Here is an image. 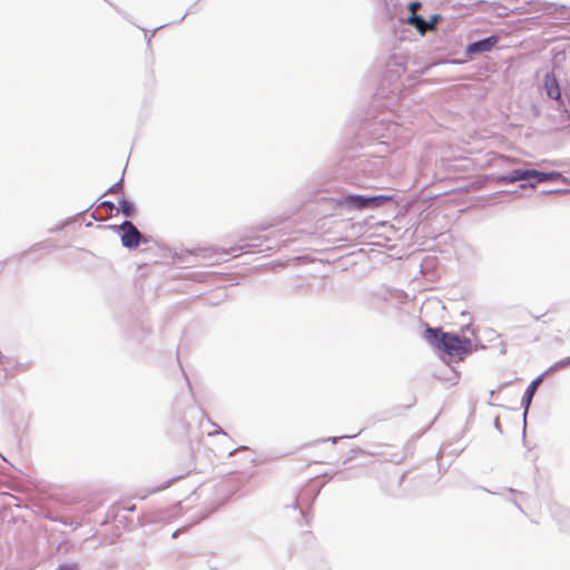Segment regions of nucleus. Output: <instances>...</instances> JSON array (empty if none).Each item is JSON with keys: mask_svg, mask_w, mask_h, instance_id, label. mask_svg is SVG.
<instances>
[{"mask_svg": "<svg viewBox=\"0 0 570 570\" xmlns=\"http://www.w3.org/2000/svg\"><path fill=\"white\" fill-rule=\"evenodd\" d=\"M424 338L442 352L448 357V362L463 361L473 351L472 341L469 337L443 332L442 328L428 327Z\"/></svg>", "mask_w": 570, "mask_h": 570, "instance_id": "obj_1", "label": "nucleus"}, {"mask_svg": "<svg viewBox=\"0 0 570 570\" xmlns=\"http://www.w3.org/2000/svg\"><path fill=\"white\" fill-rule=\"evenodd\" d=\"M119 229L124 230V234L121 236V244L125 247L135 248L139 245L141 234L131 222L125 220L119 226Z\"/></svg>", "mask_w": 570, "mask_h": 570, "instance_id": "obj_2", "label": "nucleus"}, {"mask_svg": "<svg viewBox=\"0 0 570 570\" xmlns=\"http://www.w3.org/2000/svg\"><path fill=\"white\" fill-rule=\"evenodd\" d=\"M544 88L547 95L558 101H561V90L557 77L553 73L544 76Z\"/></svg>", "mask_w": 570, "mask_h": 570, "instance_id": "obj_3", "label": "nucleus"}, {"mask_svg": "<svg viewBox=\"0 0 570 570\" xmlns=\"http://www.w3.org/2000/svg\"><path fill=\"white\" fill-rule=\"evenodd\" d=\"M498 43V37L491 36L480 41L473 42L469 46L470 52H485L490 51Z\"/></svg>", "mask_w": 570, "mask_h": 570, "instance_id": "obj_4", "label": "nucleus"}, {"mask_svg": "<svg viewBox=\"0 0 570 570\" xmlns=\"http://www.w3.org/2000/svg\"><path fill=\"white\" fill-rule=\"evenodd\" d=\"M340 204L357 210H363L366 208L365 197L361 195L345 196L340 200Z\"/></svg>", "mask_w": 570, "mask_h": 570, "instance_id": "obj_5", "label": "nucleus"}, {"mask_svg": "<svg viewBox=\"0 0 570 570\" xmlns=\"http://www.w3.org/2000/svg\"><path fill=\"white\" fill-rule=\"evenodd\" d=\"M531 177V169H514L509 175L499 178V181L510 184L518 180H525Z\"/></svg>", "mask_w": 570, "mask_h": 570, "instance_id": "obj_6", "label": "nucleus"}, {"mask_svg": "<svg viewBox=\"0 0 570 570\" xmlns=\"http://www.w3.org/2000/svg\"><path fill=\"white\" fill-rule=\"evenodd\" d=\"M561 176L560 173L552 171V173H542L534 169H531V177L535 178L537 183H546V181H554Z\"/></svg>", "mask_w": 570, "mask_h": 570, "instance_id": "obj_7", "label": "nucleus"}, {"mask_svg": "<svg viewBox=\"0 0 570 570\" xmlns=\"http://www.w3.org/2000/svg\"><path fill=\"white\" fill-rule=\"evenodd\" d=\"M391 200H392V196H387V195H377V196H372V197H365L366 208H368V207L376 208V207L382 206L384 203H387Z\"/></svg>", "mask_w": 570, "mask_h": 570, "instance_id": "obj_8", "label": "nucleus"}, {"mask_svg": "<svg viewBox=\"0 0 570 570\" xmlns=\"http://www.w3.org/2000/svg\"><path fill=\"white\" fill-rule=\"evenodd\" d=\"M409 22L413 24L421 33H425L426 30L432 29L433 24L428 23L422 17L413 14Z\"/></svg>", "mask_w": 570, "mask_h": 570, "instance_id": "obj_9", "label": "nucleus"}, {"mask_svg": "<svg viewBox=\"0 0 570 570\" xmlns=\"http://www.w3.org/2000/svg\"><path fill=\"white\" fill-rule=\"evenodd\" d=\"M540 383H541V379H537V380L532 381L531 384L528 386V389L524 393V396H523V402L527 404V406L531 403V400H532Z\"/></svg>", "mask_w": 570, "mask_h": 570, "instance_id": "obj_10", "label": "nucleus"}, {"mask_svg": "<svg viewBox=\"0 0 570 570\" xmlns=\"http://www.w3.org/2000/svg\"><path fill=\"white\" fill-rule=\"evenodd\" d=\"M121 212L126 216H131L134 214V206L126 199H122L120 202Z\"/></svg>", "mask_w": 570, "mask_h": 570, "instance_id": "obj_11", "label": "nucleus"}, {"mask_svg": "<svg viewBox=\"0 0 570 570\" xmlns=\"http://www.w3.org/2000/svg\"><path fill=\"white\" fill-rule=\"evenodd\" d=\"M57 570H78L77 564H62Z\"/></svg>", "mask_w": 570, "mask_h": 570, "instance_id": "obj_12", "label": "nucleus"}, {"mask_svg": "<svg viewBox=\"0 0 570 570\" xmlns=\"http://www.w3.org/2000/svg\"><path fill=\"white\" fill-rule=\"evenodd\" d=\"M100 206H101V207H105V208H107V209H109V210H110V213L115 209V205H114L111 202H108V200L102 202V203L100 204Z\"/></svg>", "mask_w": 570, "mask_h": 570, "instance_id": "obj_13", "label": "nucleus"}, {"mask_svg": "<svg viewBox=\"0 0 570 570\" xmlns=\"http://www.w3.org/2000/svg\"><path fill=\"white\" fill-rule=\"evenodd\" d=\"M188 527L179 528L173 533V538H177L181 532L187 531Z\"/></svg>", "mask_w": 570, "mask_h": 570, "instance_id": "obj_14", "label": "nucleus"}, {"mask_svg": "<svg viewBox=\"0 0 570 570\" xmlns=\"http://www.w3.org/2000/svg\"><path fill=\"white\" fill-rule=\"evenodd\" d=\"M568 364H570V357H568V358H566V360H563V361H561V362L559 363V365H560V366H566V365H568Z\"/></svg>", "mask_w": 570, "mask_h": 570, "instance_id": "obj_15", "label": "nucleus"}, {"mask_svg": "<svg viewBox=\"0 0 570 570\" xmlns=\"http://www.w3.org/2000/svg\"><path fill=\"white\" fill-rule=\"evenodd\" d=\"M170 483L165 484L164 487L158 488L157 490L167 489Z\"/></svg>", "mask_w": 570, "mask_h": 570, "instance_id": "obj_16", "label": "nucleus"}, {"mask_svg": "<svg viewBox=\"0 0 570 570\" xmlns=\"http://www.w3.org/2000/svg\"><path fill=\"white\" fill-rule=\"evenodd\" d=\"M417 6H419L417 3H413L412 9H416Z\"/></svg>", "mask_w": 570, "mask_h": 570, "instance_id": "obj_17", "label": "nucleus"}]
</instances>
